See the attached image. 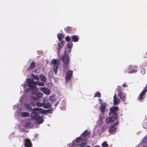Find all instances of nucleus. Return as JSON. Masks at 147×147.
Segmentation results:
<instances>
[{
  "mask_svg": "<svg viewBox=\"0 0 147 147\" xmlns=\"http://www.w3.org/2000/svg\"><path fill=\"white\" fill-rule=\"evenodd\" d=\"M118 106H113L111 107L109 109L110 112L109 113L110 117L107 118L106 119V122L107 123H111L115 121L117 118V112L118 111Z\"/></svg>",
  "mask_w": 147,
  "mask_h": 147,
  "instance_id": "obj_1",
  "label": "nucleus"
},
{
  "mask_svg": "<svg viewBox=\"0 0 147 147\" xmlns=\"http://www.w3.org/2000/svg\"><path fill=\"white\" fill-rule=\"evenodd\" d=\"M41 110V109L38 108H34L33 110H32V112L31 115V119L35 120L37 123H42L43 121V119L42 116H40L39 114V112L37 113L34 111H40Z\"/></svg>",
  "mask_w": 147,
  "mask_h": 147,
  "instance_id": "obj_2",
  "label": "nucleus"
},
{
  "mask_svg": "<svg viewBox=\"0 0 147 147\" xmlns=\"http://www.w3.org/2000/svg\"><path fill=\"white\" fill-rule=\"evenodd\" d=\"M61 60L63 63V69H68V64L69 61V57L68 54L65 52V51L64 54L61 57Z\"/></svg>",
  "mask_w": 147,
  "mask_h": 147,
  "instance_id": "obj_3",
  "label": "nucleus"
},
{
  "mask_svg": "<svg viewBox=\"0 0 147 147\" xmlns=\"http://www.w3.org/2000/svg\"><path fill=\"white\" fill-rule=\"evenodd\" d=\"M83 139L81 137H78L75 140V142H73L72 143V146L74 147H78L77 145L80 146V147H83L85 145V143H82L81 144H79V143H80L82 141Z\"/></svg>",
  "mask_w": 147,
  "mask_h": 147,
  "instance_id": "obj_4",
  "label": "nucleus"
},
{
  "mask_svg": "<svg viewBox=\"0 0 147 147\" xmlns=\"http://www.w3.org/2000/svg\"><path fill=\"white\" fill-rule=\"evenodd\" d=\"M37 84L33 79H28V86L30 90H33L35 89Z\"/></svg>",
  "mask_w": 147,
  "mask_h": 147,
  "instance_id": "obj_5",
  "label": "nucleus"
},
{
  "mask_svg": "<svg viewBox=\"0 0 147 147\" xmlns=\"http://www.w3.org/2000/svg\"><path fill=\"white\" fill-rule=\"evenodd\" d=\"M52 63L53 65V70L55 74H56L59 66V60L58 59H54L52 60Z\"/></svg>",
  "mask_w": 147,
  "mask_h": 147,
  "instance_id": "obj_6",
  "label": "nucleus"
},
{
  "mask_svg": "<svg viewBox=\"0 0 147 147\" xmlns=\"http://www.w3.org/2000/svg\"><path fill=\"white\" fill-rule=\"evenodd\" d=\"M122 88L121 86H118L117 90L119 96L123 100H125V98L123 92H122Z\"/></svg>",
  "mask_w": 147,
  "mask_h": 147,
  "instance_id": "obj_7",
  "label": "nucleus"
},
{
  "mask_svg": "<svg viewBox=\"0 0 147 147\" xmlns=\"http://www.w3.org/2000/svg\"><path fill=\"white\" fill-rule=\"evenodd\" d=\"M100 111L103 114H104L107 104L105 102H100Z\"/></svg>",
  "mask_w": 147,
  "mask_h": 147,
  "instance_id": "obj_8",
  "label": "nucleus"
},
{
  "mask_svg": "<svg viewBox=\"0 0 147 147\" xmlns=\"http://www.w3.org/2000/svg\"><path fill=\"white\" fill-rule=\"evenodd\" d=\"M73 76V72L71 70H69L66 73L65 79L66 81H69L72 78Z\"/></svg>",
  "mask_w": 147,
  "mask_h": 147,
  "instance_id": "obj_9",
  "label": "nucleus"
},
{
  "mask_svg": "<svg viewBox=\"0 0 147 147\" xmlns=\"http://www.w3.org/2000/svg\"><path fill=\"white\" fill-rule=\"evenodd\" d=\"M24 145L26 147H31L32 144L30 139H26L24 140Z\"/></svg>",
  "mask_w": 147,
  "mask_h": 147,
  "instance_id": "obj_10",
  "label": "nucleus"
},
{
  "mask_svg": "<svg viewBox=\"0 0 147 147\" xmlns=\"http://www.w3.org/2000/svg\"><path fill=\"white\" fill-rule=\"evenodd\" d=\"M65 42L63 41H60V43H58V49L57 52L58 54H59L60 52L61 49L63 46Z\"/></svg>",
  "mask_w": 147,
  "mask_h": 147,
  "instance_id": "obj_11",
  "label": "nucleus"
},
{
  "mask_svg": "<svg viewBox=\"0 0 147 147\" xmlns=\"http://www.w3.org/2000/svg\"><path fill=\"white\" fill-rule=\"evenodd\" d=\"M40 89L42 92L46 94L49 95L51 93L50 90L47 88L41 87Z\"/></svg>",
  "mask_w": 147,
  "mask_h": 147,
  "instance_id": "obj_12",
  "label": "nucleus"
},
{
  "mask_svg": "<svg viewBox=\"0 0 147 147\" xmlns=\"http://www.w3.org/2000/svg\"><path fill=\"white\" fill-rule=\"evenodd\" d=\"M117 128L113 125H111L109 129V132L111 133H112L114 132L116 130Z\"/></svg>",
  "mask_w": 147,
  "mask_h": 147,
  "instance_id": "obj_13",
  "label": "nucleus"
},
{
  "mask_svg": "<svg viewBox=\"0 0 147 147\" xmlns=\"http://www.w3.org/2000/svg\"><path fill=\"white\" fill-rule=\"evenodd\" d=\"M89 135V132L87 130H86L84 131L83 133L82 134L80 137H82L84 138H85Z\"/></svg>",
  "mask_w": 147,
  "mask_h": 147,
  "instance_id": "obj_14",
  "label": "nucleus"
},
{
  "mask_svg": "<svg viewBox=\"0 0 147 147\" xmlns=\"http://www.w3.org/2000/svg\"><path fill=\"white\" fill-rule=\"evenodd\" d=\"M71 39L72 41L74 42H77L78 40V38L76 35H73L71 36Z\"/></svg>",
  "mask_w": 147,
  "mask_h": 147,
  "instance_id": "obj_15",
  "label": "nucleus"
},
{
  "mask_svg": "<svg viewBox=\"0 0 147 147\" xmlns=\"http://www.w3.org/2000/svg\"><path fill=\"white\" fill-rule=\"evenodd\" d=\"M113 103L115 105H117L118 104L117 98L116 97V94H115L113 96Z\"/></svg>",
  "mask_w": 147,
  "mask_h": 147,
  "instance_id": "obj_16",
  "label": "nucleus"
},
{
  "mask_svg": "<svg viewBox=\"0 0 147 147\" xmlns=\"http://www.w3.org/2000/svg\"><path fill=\"white\" fill-rule=\"evenodd\" d=\"M43 105V107L44 108L46 109H49L51 107V105L49 102H47L46 104L45 103V102Z\"/></svg>",
  "mask_w": 147,
  "mask_h": 147,
  "instance_id": "obj_17",
  "label": "nucleus"
},
{
  "mask_svg": "<svg viewBox=\"0 0 147 147\" xmlns=\"http://www.w3.org/2000/svg\"><path fill=\"white\" fill-rule=\"evenodd\" d=\"M57 36L58 40L60 41H62L61 40L64 37L63 35L61 33H59L58 34H57Z\"/></svg>",
  "mask_w": 147,
  "mask_h": 147,
  "instance_id": "obj_18",
  "label": "nucleus"
},
{
  "mask_svg": "<svg viewBox=\"0 0 147 147\" xmlns=\"http://www.w3.org/2000/svg\"><path fill=\"white\" fill-rule=\"evenodd\" d=\"M21 116L22 117H28L29 116V113L27 112H23L21 113Z\"/></svg>",
  "mask_w": 147,
  "mask_h": 147,
  "instance_id": "obj_19",
  "label": "nucleus"
},
{
  "mask_svg": "<svg viewBox=\"0 0 147 147\" xmlns=\"http://www.w3.org/2000/svg\"><path fill=\"white\" fill-rule=\"evenodd\" d=\"M35 63L34 61H32L30 65V69H33L35 67Z\"/></svg>",
  "mask_w": 147,
  "mask_h": 147,
  "instance_id": "obj_20",
  "label": "nucleus"
},
{
  "mask_svg": "<svg viewBox=\"0 0 147 147\" xmlns=\"http://www.w3.org/2000/svg\"><path fill=\"white\" fill-rule=\"evenodd\" d=\"M64 30L66 32L69 33L71 31L72 28L70 26H67L64 28Z\"/></svg>",
  "mask_w": 147,
  "mask_h": 147,
  "instance_id": "obj_21",
  "label": "nucleus"
},
{
  "mask_svg": "<svg viewBox=\"0 0 147 147\" xmlns=\"http://www.w3.org/2000/svg\"><path fill=\"white\" fill-rule=\"evenodd\" d=\"M145 94H144L142 92L139 95L138 98V100H143L144 99L143 96Z\"/></svg>",
  "mask_w": 147,
  "mask_h": 147,
  "instance_id": "obj_22",
  "label": "nucleus"
},
{
  "mask_svg": "<svg viewBox=\"0 0 147 147\" xmlns=\"http://www.w3.org/2000/svg\"><path fill=\"white\" fill-rule=\"evenodd\" d=\"M36 97L37 98H35V99H36L39 98L41 97H42V96L43 95V93H36Z\"/></svg>",
  "mask_w": 147,
  "mask_h": 147,
  "instance_id": "obj_23",
  "label": "nucleus"
},
{
  "mask_svg": "<svg viewBox=\"0 0 147 147\" xmlns=\"http://www.w3.org/2000/svg\"><path fill=\"white\" fill-rule=\"evenodd\" d=\"M40 80L43 82H45L46 81V79L44 75H40Z\"/></svg>",
  "mask_w": 147,
  "mask_h": 147,
  "instance_id": "obj_24",
  "label": "nucleus"
},
{
  "mask_svg": "<svg viewBox=\"0 0 147 147\" xmlns=\"http://www.w3.org/2000/svg\"><path fill=\"white\" fill-rule=\"evenodd\" d=\"M25 107L29 110H31L32 108L30 105L26 103L25 105Z\"/></svg>",
  "mask_w": 147,
  "mask_h": 147,
  "instance_id": "obj_25",
  "label": "nucleus"
},
{
  "mask_svg": "<svg viewBox=\"0 0 147 147\" xmlns=\"http://www.w3.org/2000/svg\"><path fill=\"white\" fill-rule=\"evenodd\" d=\"M53 111V108H51L50 109L45 110V113L47 114H50Z\"/></svg>",
  "mask_w": 147,
  "mask_h": 147,
  "instance_id": "obj_26",
  "label": "nucleus"
},
{
  "mask_svg": "<svg viewBox=\"0 0 147 147\" xmlns=\"http://www.w3.org/2000/svg\"><path fill=\"white\" fill-rule=\"evenodd\" d=\"M73 46V43L71 41L68 42L67 45V48H71Z\"/></svg>",
  "mask_w": 147,
  "mask_h": 147,
  "instance_id": "obj_27",
  "label": "nucleus"
},
{
  "mask_svg": "<svg viewBox=\"0 0 147 147\" xmlns=\"http://www.w3.org/2000/svg\"><path fill=\"white\" fill-rule=\"evenodd\" d=\"M94 97H101V94L99 92H96L94 94Z\"/></svg>",
  "mask_w": 147,
  "mask_h": 147,
  "instance_id": "obj_28",
  "label": "nucleus"
},
{
  "mask_svg": "<svg viewBox=\"0 0 147 147\" xmlns=\"http://www.w3.org/2000/svg\"><path fill=\"white\" fill-rule=\"evenodd\" d=\"M36 84L37 83L38 84L41 86H44V84L41 82H37V81H36Z\"/></svg>",
  "mask_w": 147,
  "mask_h": 147,
  "instance_id": "obj_29",
  "label": "nucleus"
},
{
  "mask_svg": "<svg viewBox=\"0 0 147 147\" xmlns=\"http://www.w3.org/2000/svg\"><path fill=\"white\" fill-rule=\"evenodd\" d=\"M31 125V122H26L25 123V127H29V126H30Z\"/></svg>",
  "mask_w": 147,
  "mask_h": 147,
  "instance_id": "obj_30",
  "label": "nucleus"
},
{
  "mask_svg": "<svg viewBox=\"0 0 147 147\" xmlns=\"http://www.w3.org/2000/svg\"><path fill=\"white\" fill-rule=\"evenodd\" d=\"M147 91V84L145 87L144 90L142 91V92L144 94H145L146 92Z\"/></svg>",
  "mask_w": 147,
  "mask_h": 147,
  "instance_id": "obj_31",
  "label": "nucleus"
},
{
  "mask_svg": "<svg viewBox=\"0 0 147 147\" xmlns=\"http://www.w3.org/2000/svg\"><path fill=\"white\" fill-rule=\"evenodd\" d=\"M44 103H40L39 102H37L36 103V105L38 107H41L43 105Z\"/></svg>",
  "mask_w": 147,
  "mask_h": 147,
  "instance_id": "obj_32",
  "label": "nucleus"
},
{
  "mask_svg": "<svg viewBox=\"0 0 147 147\" xmlns=\"http://www.w3.org/2000/svg\"><path fill=\"white\" fill-rule=\"evenodd\" d=\"M71 37H70L69 36H67L65 37V40L67 42H70V40Z\"/></svg>",
  "mask_w": 147,
  "mask_h": 147,
  "instance_id": "obj_33",
  "label": "nucleus"
},
{
  "mask_svg": "<svg viewBox=\"0 0 147 147\" xmlns=\"http://www.w3.org/2000/svg\"><path fill=\"white\" fill-rule=\"evenodd\" d=\"M102 146L103 147H107L108 145L106 142H104L102 144Z\"/></svg>",
  "mask_w": 147,
  "mask_h": 147,
  "instance_id": "obj_34",
  "label": "nucleus"
},
{
  "mask_svg": "<svg viewBox=\"0 0 147 147\" xmlns=\"http://www.w3.org/2000/svg\"><path fill=\"white\" fill-rule=\"evenodd\" d=\"M133 67L131 65H130L129 66V69H131L132 71L131 72V73H133L135 72V70L134 69H133Z\"/></svg>",
  "mask_w": 147,
  "mask_h": 147,
  "instance_id": "obj_35",
  "label": "nucleus"
},
{
  "mask_svg": "<svg viewBox=\"0 0 147 147\" xmlns=\"http://www.w3.org/2000/svg\"><path fill=\"white\" fill-rule=\"evenodd\" d=\"M33 78L36 80H38L39 79V77L38 76L36 75H34L33 76Z\"/></svg>",
  "mask_w": 147,
  "mask_h": 147,
  "instance_id": "obj_36",
  "label": "nucleus"
},
{
  "mask_svg": "<svg viewBox=\"0 0 147 147\" xmlns=\"http://www.w3.org/2000/svg\"><path fill=\"white\" fill-rule=\"evenodd\" d=\"M55 98L54 96H51L50 98V100L52 101L54 100L55 99Z\"/></svg>",
  "mask_w": 147,
  "mask_h": 147,
  "instance_id": "obj_37",
  "label": "nucleus"
},
{
  "mask_svg": "<svg viewBox=\"0 0 147 147\" xmlns=\"http://www.w3.org/2000/svg\"><path fill=\"white\" fill-rule=\"evenodd\" d=\"M143 142L145 143H147V138H144L143 140Z\"/></svg>",
  "mask_w": 147,
  "mask_h": 147,
  "instance_id": "obj_38",
  "label": "nucleus"
},
{
  "mask_svg": "<svg viewBox=\"0 0 147 147\" xmlns=\"http://www.w3.org/2000/svg\"><path fill=\"white\" fill-rule=\"evenodd\" d=\"M118 121H117L115 123H114L112 125H113L114 126H115L116 125H117L118 124Z\"/></svg>",
  "mask_w": 147,
  "mask_h": 147,
  "instance_id": "obj_39",
  "label": "nucleus"
},
{
  "mask_svg": "<svg viewBox=\"0 0 147 147\" xmlns=\"http://www.w3.org/2000/svg\"><path fill=\"white\" fill-rule=\"evenodd\" d=\"M69 52L70 53L71 51V48H67Z\"/></svg>",
  "mask_w": 147,
  "mask_h": 147,
  "instance_id": "obj_40",
  "label": "nucleus"
},
{
  "mask_svg": "<svg viewBox=\"0 0 147 147\" xmlns=\"http://www.w3.org/2000/svg\"><path fill=\"white\" fill-rule=\"evenodd\" d=\"M122 86L123 87H127V86L126 85V84H124L122 85Z\"/></svg>",
  "mask_w": 147,
  "mask_h": 147,
  "instance_id": "obj_41",
  "label": "nucleus"
},
{
  "mask_svg": "<svg viewBox=\"0 0 147 147\" xmlns=\"http://www.w3.org/2000/svg\"><path fill=\"white\" fill-rule=\"evenodd\" d=\"M30 104L33 106H34L35 105V103L33 102H31L30 103Z\"/></svg>",
  "mask_w": 147,
  "mask_h": 147,
  "instance_id": "obj_42",
  "label": "nucleus"
},
{
  "mask_svg": "<svg viewBox=\"0 0 147 147\" xmlns=\"http://www.w3.org/2000/svg\"><path fill=\"white\" fill-rule=\"evenodd\" d=\"M147 56V52L146 53L145 55V56L144 55V57L145 58H146V57Z\"/></svg>",
  "mask_w": 147,
  "mask_h": 147,
  "instance_id": "obj_43",
  "label": "nucleus"
},
{
  "mask_svg": "<svg viewBox=\"0 0 147 147\" xmlns=\"http://www.w3.org/2000/svg\"><path fill=\"white\" fill-rule=\"evenodd\" d=\"M98 100L100 102H102V100L100 98Z\"/></svg>",
  "mask_w": 147,
  "mask_h": 147,
  "instance_id": "obj_44",
  "label": "nucleus"
},
{
  "mask_svg": "<svg viewBox=\"0 0 147 147\" xmlns=\"http://www.w3.org/2000/svg\"><path fill=\"white\" fill-rule=\"evenodd\" d=\"M85 147H90V146H87Z\"/></svg>",
  "mask_w": 147,
  "mask_h": 147,
  "instance_id": "obj_45",
  "label": "nucleus"
},
{
  "mask_svg": "<svg viewBox=\"0 0 147 147\" xmlns=\"http://www.w3.org/2000/svg\"><path fill=\"white\" fill-rule=\"evenodd\" d=\"M94 147H100L99 146H95Z\"/></svg>",
  "mask_w": 147,
  "mask_h": 147,
  "instance_id": "obj_46",
  "label": "nucleus"
},
{
  "mask_svg": "<svg viewBox=\"0 0 147 147\" xmlns=\"http://www.w3.org/2000/svg\"><path fill=\"white\" fill-rule=\"evenodd\" d=\"M34 97H32V99H34Z\"/></svg>",
  "mask_w": 147,
  "mask_h": 147,
  "instance_id": "obj_47",
  "label": "nucleus"
},
{
  "mask_svg": "<svg viewBox=\"0 0 147 147\" xmlns=\"http://www.w3.org/2000/svg\"><path fill=\"white\" fill-rule=\"evenodd\" d=\"M57 104H55V106H57Z\"/></svg>",
  "mask_w": 147,
  "mask_h": 147,
  "instance_id": "obj_48",
  "label": "nucleus"
},
{
  "mask_svg": "<svg viewBox=\"0 0 147 147\" xmlns=\"http://www.w3.org/2000/svg\"><path fill=\"white\" fill-rule=\"evenodd\" d=\"M139 147V146H138V147Z\"/></svg>",
  "mask_w": 147,
  "mask_h": 147,
  "instance_id": "obj_49",
  "label": "nucleus"
}]
</instances>
